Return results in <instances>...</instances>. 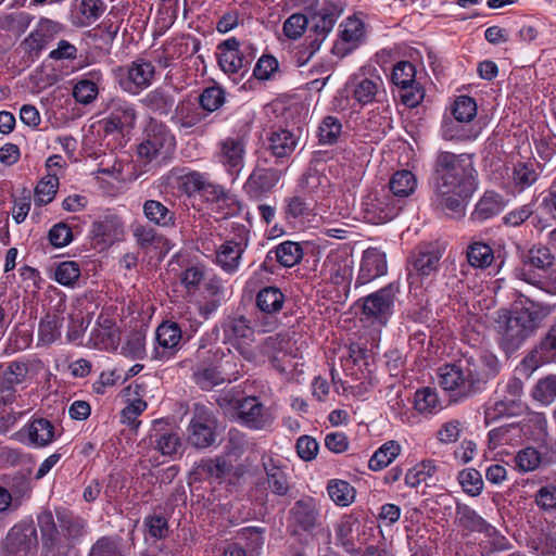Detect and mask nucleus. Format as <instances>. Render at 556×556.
Listing matches in <instances>:
<instances>
[{
	"mask_svg": "<svg viewBox=\"0 0 556 556\" xmlns=\"http://www.w3.org/2000/svg\"><path fill=\"white\" fill-rule=\"evenodd\" d=\"M477 189V170L470 154L438 152L433 163L432 198L435 210L463 216L468 200Z\"/></svg>",
	"mask_w": 556,
	"mask_h": 556,
	"instance_id": "1",
	"label": "nucleus"
},
{
	"mask_svg": "<svg viewBox=\"0 0 556 556\" xmlns=\"http://www.w3.org/2000/svg\"><path fill=\"white\" fill-rule=\"evenodd\" d=\"M551 313L548 304L523 294L514 301L510 308L498 309L494 317V331L501 350L507 356L517 352L536 333Z\"/></svg>",
	"mask_w": 556,
	"mask_h": 556,
	"instance_id": "2",
	"label": "nucleus"
},
{
	"mask_svg": "<svg viewBox=\"0 0 556 556\" xmlns=\"http://www.w3.org/2000/svg\"><path fill=\"white\" fill-rule=\"evenodd\" d=\"M498 370L500 362L492 354H485L479 359L465 357L441 367L439 383L444 390L452 392L455 400H463L481 392L488 380Z\"/></svg>",
	"mask_w": 556,
	"mask_h": 556,
	"instance_id": "3",
	"label": "nucleus"
},
{
	"mask_svg": "<svg viewBox=\"0 0 556 556\" xmlns=\"http://www.w3.org/2000/svg\"><path fill=\"white\" fill-rule=\"evenodd\" d=\"M255 56V47L249 42H240L236 37L224 40L217 47L218 64L229 75L243 76Z\"/></svg>",
	"mask_w": 556,
	"mask_h": 556,
	"instance_id": "4",
	"label": "nucleus"
},
{
	"mask_svg": "<svg viewBox=\"0 0 556 556\" xmlns=\"http://www.w3.org/2000/svg\"><path fill=\"white\" fill-rule=\"evenodd\" d=\"M175 136L169 128L155 119H151L144 130V139L138 146V155L146 161L165 160L174 151Z\"/></svg>",
	"mask_w": 556,
	"mask_h": 556,
	"instance_id": "5",
	"label": "nucleus"
},
{
	"mask_svg": "<svg viewBox=\"0 0 556 556\" xmlns=\"http://www.w3.org/2000/svg\"><path fill=\"white\" fill-rule=\"evenodd\" d=\"M286 296L277 287L261 289L255 298L258 314L255 316V328L258 332H271L278 326L277 314L282 309Z\"/></svg>",
	"mask_w": 556,
	"mask_h": 556,
	"instance_id": "6",
	"label": "nucleus"
},
{
	"mask_svg": "<svg viewBox=\"0 0 556 556\" xmlns=\"http://www.w3.org/2000/svg\"><path fill=\"white\" fill-rule=\"evenodd\" d=\"M238 421L252 430H268L275 421L270 407L256 396H245L233 402Z\"/></svg>",
	"mask_w": 556,
	"mask_h": 556,
	"instance_id": "7",
	"label": "nucleus"
},
{
	"mask_svg": "<svg viewBox=\"0 0 556 556\" xmlns=\"http://www.w3.org/2000/svg\"><path fill=\"white\" fill-rule=\"evenodd\" d=\"M217 418L205 406L195 405L188 426L187 442L195 448L212 446L217 438Z\"/></svg>",
	"mask_w": 556,
	"mask_h": 556,
	"instance_id": "8",
	"label": "nucleus"
},
{
	"mask_svg": "<svg viewBox=\"0 0 556 556\" xmlns=\"http://www.w3.org/2000/svg\"><path fill=\"white\" fill-rule=\"evenodd\" d=\"M104 113L100 125L105 134L123 132L134 128L138 116L135 104L121 97L110 99Z\"/></svg>",
	"mask_w": 556,
	"mask_h": 556,
	"instance_id": "9",
	"label": "nucleus"
},
{
	"mask_svg": "<svg viewBox=\"0 0 556 556\" xmlns=\"http://www.w3.org/2000/svg\"><path fill=\"white\" fill-rule=\"evenodd\" d=\"M404 206L403 200L382 190L377 195H368L363 203L364 219L379 225L395 218Z\"/></svg>",
	"mask_w": 556,
	"mask_h": 556,
	"instance_id": "10",
	"label": "nucleus"
},
{
	"mask_svg": "<svg viewBox=\"0 0 556 556\" xmlns=\"http://www.w3.org/2000/svg\"><path fill=\"white\" fill-rule=\"evenodd\" d=\"M117 73L119 87L128 93L136 94L152 84L155 67L151 62L138 59L128 66L119 67Z\"/></svg>",
	"mask_w": 556,
	"mask_h": 556,
	"instance_id": "11",
	"label": "nucleus"
},
{
	"mask_svg": "<svg viewBox=\"0 0 556 556\" xmlns=\"http://www.w3.org/2000/svg\"><path fill=\"white\" fill-rule=\"evenodd\" d=\"M400 285L391 282L380 290L364 298L363 314L380 325H386L392 314V307Z\"/></svg>",
	"mask_w": 556,
	"mask_h": 556,
	"instance_id": "12",
	"label": "nucleus"
},
{
	"mask_svg": "<svg viewBox=\"0 0 556 556\" xmlns=\"http://www.w3.org/2000/svg\"><path fill=\"white\" fill-rule=\"evenodd\" d=\"M556 363V323L552 325L539 343L528 352L520 363V370L530 377L539 367Z\"/></svg>",
	"mask_w": 556,
	"mask_h": 556,
	"instance_id": "13",
	"label": "nucleus"
},
{
	"mask_svg": "<svg viewBox=\"0 0 556 556\" xmlns=\"http://www.w3.org/2000/svg\"><path fill=\"white\" fill-rule=\"evenodd\" d=\"M182 330L172 320L161 323L155 329L152 358L160 362L173 359L181 348Z\"/></svg>",
	"mask_w": 556,
	"mask_h": 556,
	"instance_id": "14",
	"label": "nucleus"
},
{
	"mask_svg": "<svg viewBox=\"0 0 556 556\" xmlns=\"http://www.w3.org/2000/svg\"><path fill=\"white\" fill-rule=\"evenodd\" d=\"M185 186L189 191H202L208 200L214 204L227 203L229 206L228 214H238L241 210L239 201L226 192L222 186L210 182L203 174L192 172L185 176Z\"/></svg>",
	"mask_w": 556,
	"mask_h": 556,
	"instance_id": "15",
	"label": "nucleus"
},
{
	"mask_svg": "<svg viewBox=\"0 0 556 556\" xmlns=\"http://www.w3.org/2000/svg\"><path fill=\"white\" fill-rule=\"evenodd\" d=\"M455 522L464 532L484 533L492 540L496 549L504 547L505 539L501 536L497 530L488 523L475 509L466 504L458 503L455 510Z\"/></svg>",
	"mask_w": 556,
	"mask_h": 556,
	"instance_id": "16",
	"label": "nucleus"
},
{
	"mask_svg": "<svg viewBox=\"0 0 556 556\" xmlns=\"http://www.w3.org/2000/svg\"><path fill=\"white\" fill-rule=\"evenodd\" d=\"M249 235L244 226H239L233 238L226 240L216 251V262L226 273L237 271L249 244Z\"/></svg>",
	"mask_w": 556,
	"mask_h": 556,
	"instance_id": "17",
	"label": "nucleus"
},
{
	"mask_svg": "<svg viewBox=\"0 0 556 556\" xmlns=\"http://www.w3.org/2000/svg\"><path fill=\"white\" fill-rule=\"evenodd\" d=\"M290 527L313 532L323 525L320 507L317 501L311 496L298 500L289 511ZM296 532V530H294Z\"/></svg>",
	"mask_w": 556,
	"mask_h": 556,
	"instance_id": "18",
	"label": "nucleus"
},
{
	"mask_svg": "<svg viewBox=\"0 0 556 556\" xmlns=\"http://www.w3.org/2000/svg\"><path fill=\"white\" fill-rule=\"evenodd\" d=\"M365 37V26L355 15L345 18L339 26V38L332 47V53L344 58L355 50Z\"/></svg>",
	"mask_w": 556,
	"mask_h": 556,
	"instance_id": "19",
	"label": "nucleus"
},
{
	"mask_svg": "<svg viewBox=\"0 0 556 556\" xmlns=\"http://www.w3.org/2000/svg\"><path fill=\"white\" fill-rule=\"evenodd\" d=\"M340 14L341 11L336 5L327 4L312 16V25L307 36L311 39L312 52H317L320 49L321 43L332 30Z\"/></svg>",
	"mask_w": 556,
	"mask_h": 556,
	"instance_id": "20",
	"label": "nucleus"
},
{
	"mask_svg": "<svg viewBox=\"0 0 556 556\" xmlns=\"http://www.w3.org/2000/svg\"><path fill=\"white\" fill-rule=\"evenodd\" d=\"M37 545V532L31 526H14L3 542L5 552L11 556H28Z\"/></svg>",
	"mask_w": 556,
	"mask_h": 556,
	"instance_id": "21",
	"label": "nucleus"
},
{
	"mask_svg": "<svg viewBox=\"0 0 556 556\" xmlns=\"http://www.w3.org/2000/svg\"><path fill=\"white\" fill-rule=\"evenodd\" d=\"M245 140L242 136L226 137L218 143L216 157L230 174H238L243 167Z\"/></svg>",
	"mask_w": 556,
	"mask_h": 556,
	"instance_id": "22",
	"label": "nucleus"
},
{
	"mask_svg": "<svg viewBox=\"0 0 556 556\" xmlns=\"http://www.w3.org/2000/svg\"><path fill=\"white\" fill-rule=\"evenodd\" d=\"M151 448L160 452L164 456L175 455L181 446V441L177 432L172 430L167 424L162 420H155L153 426L143 440Z\"/></svg>",
	"mask_w": 556,
	"mask_h": 556,
	"instance_id": "23",
	"label": "nucleus"
},
{
	"mask_svg": "<svg viewBox=\"0 0 556 556\" xmlns=\"http://www.w3.org/2000/svg\"><path fill=\"white\" fill-rule=\"evenodd\" d=\"M387 270L388 264L386 253L376 248L365 250L356 279V287L366 285L374 279L386 275Z\"/></svg>",
	"mask_w": 556,
	"mask_h": 556,
	"instance_id": "24",
	"label": "nucleus"
},
{
	"mask_svg": "<svg viewBox=\"0 0 556 556\" xmlns=\"http://www.w3.org/2000/svg\"><path fill=\"white\" fill-rule=\"evenodd\" d=\"M353 99L362 105L379 101L386 94L383 81L379 76L354 78L352 81Z\"/></svg>",
	"mask_w": 556,
	"mask_h": 556,
	"instance_id": "25",
	"label": "nucleus"
},
{
	"mask_svg": "<svg viewBox=\"0 0 556 556\" xmlns=\"http://www.w3.org/2000/svg\"><path fill=\"white\" fill-rule=\"evenodd\" d=\"M441 255L438 251L429 249H418L410 257V267L408 277H429L434 274L440 264Z\"/></svg>",
	"mask_w": 556,
	"mask_h": 556,
	"instance_id": "26",
	"label": "nucleus"
},
{
	"mask_svg": "<svg viewBox=\"0 0 556 556\" xmlns=\"http://www.w3.org/2000/svg\"><path fill=\"white\" fill-rule=\"evenodd\" d=\"M528 546L538 556H556V523L535 529L528 540Z\"/></svg>",
	"mask_w": 556,
	"mask_h": 556,
	"instance_id": "27",
	"label": "nucleus"
},
{
	"mask_svg": "<svg viewBox=\"0 0 556 556\" xmlns=\"http://www.w3.org/2000/svg\"><path fill=\"white\" fill-rule=\"evenodd\" d=\"M440 132L442 138L447 141H471L479 136L480 127L445 116Z\"/></svg>",
	"mask_w": 556,
	"mask_h": 556,
	"instance_id": "28",
	"label": "nucleus"
},
{
	"mask_svg": "<svg viewBox=\"0 0 556 556\" xmlns=\"http://www.w3.org/2000/svg\"><path fill=\"white\" fill-rule=\"evenodd\" d=\"M26 429L29 444L35 447H46L58 437L55 426L43 417H34Z\"/></svg>",
	"mask_w": 556,
	"mask_h": 556,
	"instance_id": "29",
	"label": "nucleus"
},
{
	"mask_svg": "<svg viewBox=\"0 0 556 556\" xmlns=\"http://www.w3.org/2000/svg\"><path fill=\"white\" fill-rule=\"evenodd\" d=\"M281 170L276 168H255L249 176L244 188L251 194L270 191L280 180Z\"/></svg>",
	"mask_w": 556,
	"mask_h": 556,
	"instance_id": "30",
	"label": "nucleus"
},
{
	"mask_svg": "<svg viewBox=\"0 0 556 556\" xmlns=\"http://www.w3.org/2000/svg\"><path fill=\"white\" fill-rule=\"evenodd\" d=\"M298 137L288 129H277L267 139V149L278 159L289 157L298 146Z\"/></svg>",
	"mask_w": 556,
	"mask_h": 556,
	"instance_id": "31",
	"label": "nucleus"
},
{
	"mask_svg": "<svg viewBox=\"0 0 556 556\" xmlns=\"http://www.w3.org/2000/svg\"><path fill=\"white\" fill-rule=\"evenodd\" d=\"M205 115L190 101L179 102L172 116V122L179 130L188 132L199 125Z\"/></svg>",
	"mask_w": 556,
	"mask_h": 556,
	"instance_id": "32",
	"label": "nucleus"
},
{
	"mask_svg": "<svg viewBox=\"0 0 556 556\" xmlns=\"http://www.w3.org/2000/svg\"><path fill=\"white\" fill-rule=\"evenodd\" d=\"M144 217L151 224L161 228H174L176 226V214L164 203L157 200H147L142 205Z\"/></svg>",
	"mask_w": 556,
	"mask_h": 556,
	"instance_id": "33",
	"label": "nucleus"
},
{
	"mask_svg": "<svg viewBox=\"0 0 556 556\" xmlns=\"http://www.w3.org/2000/svg\"><path fill=\"white\" fill-rule=\"evenodd\" d=\"M416 188L417 179L415 175L410 170L401 169L391 176L387 191L405 203V199L413 194Z\"/></svg>",
	"mask_w": 556,
	"mask_h": 556,
	"instance_id": "34",
	"label": "nucleus"
},
{
	"mask_svg": "<svg viewBox=\"0 0 556 556\" xmlns=\"http://www.w3.org/2000/svg\"><path fill=\"white\" fill-rule=\"evenodd\" d=\"M192 379L200 389L206 391L231 381L216 366L206 364H200L194 368Z\"/></svg>",
	"mask_w": 556,
	"mask_h": 556,
	"instance_id": "35",
	"label": "nucleus"
},
{
	"mask_svg": "<svg viewBox=\"0 0 556 556\" xmlns=\"http://www.w3.org/2000/svg\"><path fill=\"white\" fill-rule=\"evenodd\" d=\"M505 206V202L496 192L486 191L476 204L472 217L475 220L483 222L500 214Z\"/></svg>",
	"mask_w": 556,
	"mask_h": 556,
	"instance_id": "36",
	"label": "nucleus"
},
{
	"mask_svg": "<svg viewBox=\"0 0 556 556\" xmlns=\"http://www.w3.org/2000/svg\"><path fill=\"white\" fill-rule=\"evenodd\" d=\"M37 522L43 547L50 552L59 548L61 545V536L52 513L49 510L42 511L38 515Z\"/></svg>",
	"mask_w": 556,
	"mask_h": 556,
	"instance_id": "37",
	"label": "nucleus"
},
{
	"mask_svg": "<svg viewBox=\"0 0 556 556\" xmlns=\"http://www.w3.org/2000/svg\"><path fill=\"white\" fill-rule=\"evenodd\" d=\"M263 466L269 490L278 496L286 495L290 488L286 472L270 457L263 460Z\"/></svg>",
	"mask_w": 556,
	"mask_h": 556,
	"instance_id": "38",
	"label": "nucleus"
},
{
	"mask_svg": "<svg viewBox=\"0 0 556 556\" xmlns=\"http://www.w3.org/2000/svg\"><path fill=\"white\" fill-rule=\"evenodd\" d=\"M91 78L84 77L76 81L73 87L74 99L84 105L92 103L99 94V81L101 74L92 73Z\"/></svg>",
	"mask_w": 556,
	"mask_h": 556,
	"instance_id": "39",
	"label": "nucleus"
},
{
	"mask_svg": "<svg viewBox=\"0 0 556 556\" xmlns=\"http://www.w3.org/2000/svg\"><path fill=\"white\" fill-rule=\"evenodd\" d=\"M324 271L334 285H342L352 278L353 261L340 257H330L324 262Z\"/></svg>",
	"mask_w": 556,
	"mask_h": 556,
	"instance_id": "40",
	"label": "nucleus"
},
{
	"mask_svg": "<svg viewBox=\"0 0 556 556\" xmlns=\"http://www.w3.org/2000/svg\"><path fill=\"white\" fill-rule=\"evenodd\" d=\"M56 519L68 540L77 541L84 535L87 522L81 517L75 516L65 509H58Z\"/></svg>",
	"mask_w": 556,
	"mask_h": 556,
	"instance_id": "41",
	"label": "nucleus"
},
{
	"mask_svg": "<svg viewBox=\"0 0 556 556\" xmlns=\"http://www.w3.org/2000/svg\"><path fill=\"white\" fill-rule=\"evenodd\" d=\"M142 103L151 111L166 115L174 106L175 98L170 91L156 88L146 94L142 99Z\"/></svg>",
	"mask_w": 556,
	"mask_h": 556,
	"instance_id": "42",
	"label": "nucleus"
},
{
	"mask_svg": "<svg viewBox=\"0 0 556 556\" xmlns=\"http://www.w3.org/2000/svg\"><path fill=\"white\" fill-rule=\"evenodd\" d=\"M400 452L401 445L396 441L386 442L370 457L368 462L369 469L374 471L382 470L400 455Z\"/></svg>",
	"mask_w": 556,
	"mask_h": 556,
	"instance_id": "43",
	"label": "nucleus"
},
{
	"mask_svg": "<svg viewBox=\"0 0 556 556\" xmlns=\"http://www.w3.org/2000/svg\"><path fill=\"white\" fill-rule=\"evenodd\" d=\"M467 260L472 267L486 268L493 263V250L482 241H475L467 248Z\"/></svg>",
	"mask_w": 556,
	"mask_h": 556,
	"instance_id": "44",
	"label": "nucleus"
},
{
	"mask_svg": "<svg viewBox=\"0 0 556 556\" xmlns=\"http://www.w3.org/2000/svg\"><path fill=\"white\" fill-rule=\"evenodd\" d=\"M437 465L433 460H422L410 468L405 475V484L409 488H417L427 483L437 472Z\"/></svg>",
	"mask_w": 556,
	"mask_h": 556,
	"instance_id": "45",
	"label": "nucleus"
},
{
	"mask_svg": "<svg viewBox=\"0 0 556 556\" xmlns=\"http://www.w3.org/2000/svg\"><path fill=\"white\" fill-rule=\"evenodd\" d=\"M273 251L269 252V254ZM277 262L283 267H292L300 263L303 257V250L298 242L285 241L274 250Z\"/></svg>",
	"mask_w": 556,
	"mask_h": 556,
	"instance_id": "46",
	"label": "nucleus"
},
{
	"mask_svg": "<svg viewBox=\"0 0 556 556\" xmlns=\"http://www.w3.org/2000/svg\"><path fill=\"white\" fill-rule=\"evenodd\" d=\"M283 214L288 222H296L306 216L312 212L311 204L306 200L298 194L289 195L283 199Z\"/></svg>",
	"mask_w": 556,
	"mask_h": 556,
	"instance_id": "47",
	"label": "nucleus"
},
{
	"mask_svg": "<svg viewBox=\"0 0 556 556\" xmlns=\"http://www.w3.org/2000/svg\"><path fill=\"white\" fill-rule=\"evenodd\" d=\"M230 469L231 465L220 457L202 459L195 466V472L199 476L214 479H223Z\"/></svg>",
	"mask_w": 556,
	"mask_h": 556,
	"instance_id": "48",
	"label": "nucleus"
},
{
	"mask_svg": "<svg viewBox=\"0 0 556 556\" xmlns=\"http://www.w3.org/2000/svg\"><path fill=\"white\" fill-rule=\"evenodd\" d=\"M327 491L330 498L342 507L349 506L355 498V489L344 480H331Z\"/></svg>",
	"mask_w": 556,
	"mask_h": 556,
	"instance_id": "49",
	"label": "nucleus"
},
{
	"mask_svg": "<svg viewBox=\"0 0 556 556\" xmlns=\"http://www.w3.org/2000/svg\"><path fill=\"white\" fill-rule=\"evenodd\" d=\"M59 177L56 173H48L38 182L35 189V203L38 205L50 203L56 193Z\"/></svg>",
	"mask_w": 556,
	"mask_h": 556,
	"instance_id": "50",
	"label": "nucleus"
},
{
	"mask_svg": "<svg viewBox=\"0 0 556 556\" xmlns=\"http://www.w3.org/2000/svg\"><path fill=\"white\" fill-rule=\"evenodd\" d=\"M531 395L543 405L553 403L556 400V375L541 378L533 387Z\"/></svg>",
	"mask_w": 556,
	"mask_h": 556,
	"instance_id": "51",
	"label": "nucleus"
},
{
	"mask_svg": "<svg viewBox=\"0 0 556 556\" xmlns=\"http://www.w3.org/2000/svg\"><path fill=\"white\" fill-rule=\"evenodd\" d=\"M452 117L458 122L472 124L477 116V103L473 98L468 96H459L455 99L452 106Z\"/></svg>",
	"mask_w": 556,
	"mask_h": 556,
	"instance_id": "52",
	"label": "nucleus"
},
{
	"mask_svg": "<svg viewBox=\"0 0 556 556\" xmlns=\"http://www.w3.org/2000/svg\"><path fill=\"white\" fill-rule=\"evenodd\" d=\"M416 78L415 66L408 61H400L393 66L391 80L392 83L402 88H413Z\"/></svg>",
	"mask_w": 556,
	"mask_h": 556,
	"instance_id": "53",
	"label": "nucleus"
},
{
	"mask_svg": "<svg viewBox=\"0 0 556 556\" xmlns=\"http://www.w3.org/2000/svg\"><path fill=\"white\" fill-rule=\"evenodd\" d=\"M414 405L421 414H433L441 409L438 394L431 388L417 390L415 393Z\"/></svg>",
	"mask_w": 556,
	"mask_h": 556,
	"instance_id": "54",
	"label": "nucleus"
},
{
	"mask_svg": "<svg viewBox=\"0 0 556 556\" xmlns=\"http://www.w3.org/2000/svg\"><path fill=\"white\" fill-rule=\"evenodd\" d=\"M224 103L225 91L219 86L207 87L199 96V104L207 113L217 111Z\"/></svg>",
	"mask_w": 556,
	"mask_h": 556,
	"instance_id": "55",
	"label": "nucleus"
},
{
	"mask_svg": "<svg viewBox=\"0 0 556 556\" xmlns=\"http://www.w3.org/2000/svg\"><path fill=\"white\" fill-rule=\"evenodd\" d=\"M342 131V124L334 116H326L318 128L319 142L323 144H333L338 141Z\"/></svg>",
	"mask_w": 556,
	"mask_h": 556,
	"instance_id": "56",
	"label": "nucleus"
},
{
	"mask_svg": "<svg viewBox=\"0 0 556 556\" xmlns=\"http://www.w3.org/2000/svg\"><path fill=\"white\" fill-rule=\"evenodd\" d=\"M79 277L80 267L75 261L61 262L54 270V279L65 287H74Z\"/></svg>",
	"mask_w": 556,
	"mask_h": 556,
	"instance_id": "57",
	"label": "nucleus"
},
{
	"mask_svg": "<svg viewBox=\"0 0 556 556\" xmlns=\"http://www.w3.org/2000/svg\"><path fill=\"white\" fill-rule=\"evenodd\" d=\"M132 236L138 247H140L143 250H149L151 248L157 247L163 239V237L160 233H157V231L153 227L141 224L136 225L134 227Z\"/></svg>",
	"mask_w": 556,
	"mask_h": 556,
	"instance_id": "58",
	"label": "nucleus"
},
{
	"mask_svg": "<svg viewBox=\"0 0 556 556\" xmlns=\"http://www.w3.org/2000/svg\"><path fill=\"white\" fill-rule=\"evenodd\" d=\"M458 481L465 493L470 496H478L483 490V480L481 473L473 469L467 468L458 473Z\"/></svg>",
	"mask_w": 556,
	"mask_h": 556,
	"instance_id": "59",
	"label": "nucleus"
},
{
	"mask_svg": "<svg viewBox=\"0 0 556 556\" xmlns=\"http://www.w3.org/2000/svg\"><path fill=\"white\" fill-rule=\"evenodd\" d=\"M511 179L519 190H525L538 180V173L533 165L519 162L514 165Z\"/></svg>",
	"mask_w": 556,
	"mask_h": 556,
	"instance_id": "60",
	"label": "nucleus"
},
{
	"mask_svg": "<svg viewBox=\"0 0 556 556\" xmlns=\"http://www.w3.org/2000/svg\"><path fill=\"white\" fill-rule=\"evenodd\" d=\"M61 336L59 319L55 316L47 315L38 327V341L42 345H49Z\"/></svg>",
	"mask_w": 556,
	"mask_h": 556,
	"instance_id": "61",
	"label": "nucleus"
},
{
	"mask_svg": "<svg viewBox=\"0 0 556 556\" xmlns=\"http://www.w3.org/2000/svg\"><path fill=\"white\" fill-rule=\"evenodd\" d=\"M308 27V18L302 13L291 14L282 25L283 35L290 40L300 39Z\"/></svg>",
	"mask_w": 556,
	"mask_h": 556,
	"instance_id": "62",
	"label": "nucleus"
},
{
	"mask_svg": "<svg viewBox=\"0 0 556 556\" xmlns=\"http://www.w3.org/2000/svg\"><path fill=\"white\" fill-rule=\"evenodd\" d=\"M122 353L134 359L143 358L146 353V333L140 330L130 332L122 346Z\"/></svg>",
	"mask_w": 556,
	"mask_h": 556,
	"instance_id": "63",
	"label": "nucleus"
},
{
	"mask_svg": "<svg viewBox=\"0 0 556 556\" xmlns=\"http://www.w3.org/2000/svg\"><path fill=\"white\" fill-rule=\"evenodd\" d=\"M88 556H122L118 541L112 536H102L92 544Z\"/></svg>",
	"mask_w": 556,
	"mask_h": 556,
	"instance_id": "64",
	"label": "nucleus"
}]
</instances>
